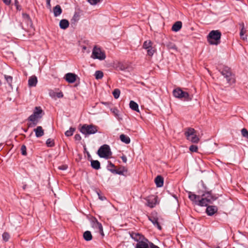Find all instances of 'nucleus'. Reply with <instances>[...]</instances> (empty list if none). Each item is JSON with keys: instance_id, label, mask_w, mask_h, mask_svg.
Wrapping results in <instances>:
<instances>
[{"instance_id": "obj_15", "label": "nucleus", "mask_w": 248, "mask_h": 248, "mask_svg": "<svg viewBox=\"0 0 248 248\" xmlns=\"http://www.w3.org/2000/svg\"><path fill=\"white\" fill-rule=\"evenodd\" d=\"M217 211V208L216 206H208L206 208V213L209 216H212Z\"/></svg>"}, {"instance_id": "obj_9", "label": "nucleus", "mask_w": 248, "mask_h": 248, "mask_svg": "<svg viewBox=\"0 0 248 248\" xmlns=\"http://www.w3.org/2000/svg\"><path fill=\"white\" fill-rule=\"evenodd\" d=\"M136 248H159L158 246L154 245L153 243L150 242L149 240L145 238L140 242L137 243Z\"/></svg>"}, {"instance_id": "obj_1", "label": "nucleus", "mask_w": 248, "mask_h": 248, "mask_svg": "<svg viewBox=\"0 0 248 248\" xmlns=\"http://www.w3.org/2000/svg\"><path fill=\"white\" fill-rule=\"evenodd\" d=\"M43 110L40 107H36L34 108L33 113L31 115L29 118V120L31 122V124H30V126H33L36 125L43 115Z\"/></svg>"}, {"instance_id": "obj_22", "label": "nucleus", "mask_w": 248, "mask_h": 248, "mask_svg": "<svg viewBox=\"0 0 248 248\" xmlns=\"http://www.w3.org/2000/svg\"><path fill=\"white\" fill-rule=\"evenodd\" d=\"M182 23L181 21L176 22L172 27V30L174 31H178L182 28Z\"/></svg>"}, {"instance_id": "obj_24", "label": "nucleus", "mask_w": 248, "mask_h": 248, "mask_svg": "<svg viewBox=\"0 0 248 248\" xmlns=\"http://www.w3.org/2000/svg\"><path fill=\"white\" fill-rule=\"evenodd\" d=\"M129 107L132 110L139 112L138 104L134 101H131L130 102Z\"/></svg>"}, {"instance_id": "obj_21", "label": "nucleus", "mask_w": 248, "mask_h": 248, "mask_svg": "<svg viewBox=\"0 0 248 248\" xmlns=\"http://www.w3.org/2000/svg\"><path fill=\"white\" fill-rule=\"evenodd\" d=\"M62 13V9L59 5H57L53 8V13L55 17L59 16Z\"/></svg>"}, {"instance_id": "obj_55", "label": "nucleus", "mask_w": 248, "mask_h": 248, "mask_svg": "<svg viewBox=\"0 0 248 248\" xmlns=\"http://www.w3.org/2000/svg\"><path fill=\"white\" fill-rule=\"evenodd\" d=\"M75 137V139H76V140H78V139L79 138H80V136H79V135H78V134L76 135Z\"/></svg>"}, {"instance_id": "obj_14", "label": "nucleus", "mask_w": 248, "mask_h": 248, "mask_svg": "<svg viewBox=\"0 0 248 248\" xmlns=\"http://www.w3.org/2000/svg\"><path fill=\"white\" fill-rule=\"evenodd\" d=\"M203 195L205 197V198H206L209 203L212 202L217 199V197L212 195L210 192L205 193L203 194Z\"/></svg>"}, {"instance_id": "obj_38", "label": "nucleus", "mask_w": 248, "mask_h": 248, "mask_svg": "<svg viewBox=\"0 0 248 248\" xmlns=\"http://www.w3.org/2000/svg\"><path fill=\"white\" fill-rule=\"evenodd\" d=\"M147 51L148 55L150 56H152L155 52V50L153 46H151L149 49H147Z\"/></svg>"}, {"instance_id": "obj_51", "label": "nucleus", "mask_w": 248, "mask_h": 248, "mask_svg": "<svg viewBox=\"0 0 248 248\" xmlns=\"http://www.w3.org/2000/svg\"><path fill=\"white\" fill-rule=\"evenodd\" d=\"M2 0L6 5H9L11 3V0Z\"/></svg>"}, {"instance_id": "obj_11", "label": "nucleus", "mask_w": 248, "mask_h": 248, "mask_svg": "<svg viewBox=\"0 0 248 248\" xmlns=\"http://www.w3.org/2000/svg\"><path fill=\"white\" fill-rule=\"evenodd\" d=\"M77 76L73 73H67L65 76V79L69 83H73L76 81Z\"/></svg>"}, {"instance_id": "obj_43", "label": "nucleus", "mask_w": 248, "mask_h": 248, "mask_svg": "<svg viewBox=\"0 0 248 248\" xmlns=\"http://www.w3.org/2000/svg\"><path fill=\"white\" fill-rule=\"evenodd\" d=\"M241 133L243 137L248 139V131L246 129L243 128L241 130Z\"/></svg>"}, {"instance_id": "obj_25", "label": "nucleus", "mask_w": 248, "mask_h": 248, "mask_svg": "<svg viewBox=\"0 0 248 248\" xmlns=\"http://www.w3.org/2000/svg\"><path fill=\"white\" fill-rule=\"evenodd\" d=\"M121 140L125 144H128L130 142V139L129 137L125 135L121 134L120 136Z\"/></svg>"}, {"instance_id": "obj_4", "label": "nucleus", "mask_w": 248, "mask_h": 248, "mask_svg": "<svg viewBox=\"0 0 248 248\" xmlns=\"http://www.w3.org/2000/svg\"><path fill=\"white\" fill-rule=\"evenodd\" d=\"M186 139L193 143H198L200 139L196 134V132L192 128H188L185 133Z\"/></svg>"}, {"instance_id": "obj_2", "label": "nucleus", "mask_w": 248, "mask_h": 248, "mask_svg": "<svg viewBox=\"0 0 248 248\" xmlns=\"http://www.w3.org/2000/svg\"><path fill=\"white\" fill-rule=\"evenodd\" d=\"M221 32L217 31H212L207 36V41L210 45H217L220 42Z\"/></svg>"}, {"instance_id": "obj_27", "label": "nucleus", "mask_w": 248, "mask_h": 248, "mask_svg": "<svg viewBox=\"0 0 248 248\" xmlns=\"http://www.w3.org/2000/svg\"><path fill=\"white\" fill-rule=\"evenodd\" d=\"M83 236L84 239L87 241L91 240L93 238L91 232L89 231H85L84 232Z\"/></svg>"}, {"instance_id": "obj_40", "label": "nucleus", "mask_w": 248, "mask_h": 248, "mask_svg": "<svg viewBox=\"0 0 248 248\" xmlns=\"http://www.w3.org/2000/svg\"><path fill=\"white\" fill-rule=\"evenodd\" d=\"M246 31L243 27L242 28V29H241V31L240 32V37L244 40L246 39V37L245 36H244V34L245 33Z\"/></svg>"}, {"instance_id": "obj_33", "label": "nucleus", "mask_w": 248, "mask_h": 248, "mask_svg": "<svg viewBox=\"0 0 248 248\" xmlns=\"http://www.w3.org/2000/svg\"><path fill=\"white\" fill-rule=\"evenodd\" d=\"M75 129L74 128L71 127L69 130H67L65 132V135L67 137H69L73 135Z\"/></svg>"}, {"instance_id": "obj_3", "label": "nucleus", "mask_w": 248, "mask_h": 248, "mask_svg": "<svg viewBox=\"0 0 248 248\" xmlns=\"http://www.w3.org/2000/svg\"><path fill=\"white\" fill-rule=\"evenodd\" d=\"M173 94L175 97L186 101L191 100L192 98L187 92H184L179 88L173 90Z\"/></svg>"}, {"instance_id": "obj_16", "label": "nucleus", "mask_w": 248, "mask_h": 248, "mask_svg": "<svg viewBox=\"0 0 248 248\" xmlns=\"http://www.w3.org/2000/svg\"><path fill=\"white\" fill-rule=\"evenodd\" d=\"M33 131L37 138L41 137L44 135V131L41 126H37L36 128L34 129Z\"/></svg>"}, {"instance_id": "obj_37", "label": "nucleus", "mask_w": 248, "mask_h": 248, "mask_svg": "<svg viewBox=\"0 0 248 248\" xmlns=\"http://www.w3.org/2000/svg\"><path fill=\"white\" fill-rule=\"evenodd\" d=\"M113 95L115 98L117 99L119 98L120 94V91L118 89H115L113 92Z\"/></svg>"}, {"instance_id": "obj_50", "label": "nucleus", "mask_w": 248, "mask_h": 248, "mask_svg": "<svg viewBox=\"0 0 248 248\" xmlns=\"http://www.w3.org/2000/svg\"><path fill=\"white\" fill-rule=\"evenodd\" d=\"M121 158L123 160V161L124 163H126L127 161V158L125 155H123L121 157Z\"/></svg>"}, {"instance_id": "obj_35", "label": "nucleus", "mask_w": 248, "mask_h": 248, "mask_svg": "<svg viewBox=\"0 0 248 248\" xmlns=\"http://www.w3.org/2000/svg\"><path fill=\"white\" fill-rule=\"evenodd\" d=\"M22 17L25 20V21L28 23H30L31 22V20L30 17L28 15L25 13H23L22 14Z\"/></svg>"}, {"instance_id": "obj_23", "label": "nucleus", "mask_w": 248, "mask_h": 248, "mask_svg": "<svg viewBox=\"0 0 248 248\" xmlns=\"http://www.w3.org/2000/svg\"><path fill=\"white\" fill-rule=\"evenodd\" d=\"M59 25L61 29L65 30L68 27L69 23L67 20L62 19L60 21Z\"/></svg>"}, {"instance_id": "obj_13", "label": "nucleus", "mask_w": 248, "mask_h": 248, "mask_svg": "<svg viewBox=\"0 0 248 248\" xmlns=\"http://www.w3.org/2000/svg\"><path fill=\"white\" fill-rule=\"evenodd\" d=\"M130 236L132 239L137 241L138 243L143 240H145V238L144 236L142 235L139 233L132 232L130 234Z\"/></svg>"}, {"instance_id": "obj_44", "label": "nucleus", "mask_w": 248, "mask_h": 248, "mask_svg": "<svg viewBox=\"0 0 248 248\" xmlns=\"http://www.w3.org/2000/svg\"><path fill=\"white\" fill-rule=\"evenodd\" d=\"M21 151L22 154L23 155H27L26 147L25 145H22V146L21 147Z\"/></svg>"}, {"instance_id": "obj_34", "label": "nucleus", "mask_w": 248, "mask_h": 248, "mask_svg": "<svg viewBox=\"0 0 248 248\" xmlns=\"http://www.w3.org/2000/svg\"><path fill=\"white\" fill-rule=\"evenodd\" d=\"M4 78L7 81V82L8 83L10 86H12V80H13V78L11 76H7V75H4Z\"/></svg>"}, {"instance_id": "obj_32", "label": "nucleus", "mask_w": 248, "mask_h": 248, "mask_svg": "<svg viewBox=\"0 0 248 248\" xmlns=\"http://www.w3.org/2000/svg\"><path fill=\"white\" fill-rule=\"evenodd\" d=\"M103 77V73L101 71H96L95 73V77L96 79H101Z\"/></svg>"}, {"instance_id": "obj_12", "label": "nucleus", "mask_w": 248, "mask_h": 248, "mask_svg": "<svg viewBox=\"0 0 248 248\" xmlns=\"http://www.w3.org/2000/svg\"><path fill=\"white\" fill-rule=\"evenodd\" d=\"M146 201V205L151 208L154 207L157 203L156 197L154 196L149 197Z\"/></svg>"}, {"instance_id": "obj_29", "label": "nucleus", "mask_w": 248, "mask_h": 248, "mask_svg": "<svg viewBox=\"0 0 248 248\" xmlns=\"http://www.w3.org/2000/svg\"><path fill=\"white\" fill-rule=\"evenodd\" d=\"M91 166L95 170H99L100 168V164L98 160H92Z\"/></svg>"}, {"instance_id": "obj_20", "label": "nucleus", "mask_w": 248, "mask_h": 248, "mask_svg": "<svg viewBox=\"0 0 248 248\" xmlns=\"http://www.w3.org/2000/svg\"><path fill=\"white\" fill-rule=\"evenodd\" d=\"M200 196L197 195L191 192H188V198L189 199L194 202L195 204H197V202L199 199Z\"/></svg>"}, {"instance_id": "obj_39", "label": "nucleus", "mask_w": 248, "mask_h": 248, "mask_svg": "<svg viewBox=\"0 0 248 248\" xmlns=\"http://www.w3.org/2000/svg\"><path fill=\"white\" fill-rule=\"evenodd\" d=\"M10 237V234L7 232H4L2 234V238H3V240L5 241H8Z\"/></svg>"}, {"instance_id": "obj_17", "label": "nucleus", "mask_w": 248, "mask_h": 248, "mask_svg": "<svg viewBox=\"0 0 248 248\" xmlns=\"http://www.w3.org/2000/svg\"><path fill=\"white\" fill-rule=\"evenodd\" d=\"M209 203L207 201L206 198H205V197H204L203 195H202V198L201 199L199 198L198 202H197V205L201 206H207Z\"/></svg>"}, {"instance_id": "obj_56", "label": "nucleus", "mask_w": 248, "mask_h": 248, "mask_svg": "<svg viewBox=\"0 0 248 248\" xmlns=\"http://www.w3.org/2000/svg\"><path fill=\"white\" fill-rule=\"evenodd\" d=\"M109 165L111 167H114V165L110 162H109Z\"/></svg>"}, {"instance_id": "obj_7", "label": "nucleus", "mask_w": 248, "mask_h": 248, "mask_svg": "<svg viewBox=\"0 0 248 248\" xmlns=\"http://www.w3.org/2000/svg\"><path fill=\"white\" fill-rule=\"evenodd\" d=\"M221 73L222 76L226 78L227 82L232 84L234 83L235 81L234 75L232 73L231 69L228 67H225L221 71Z\"/></svg>"}, {"instance_id": "obj_46", "label": "nucleus", "mask_w": 248, "mask_h": 248, "mask_svg": "<svg viewBox=\"0 0 248 248\" xmlns=\"http://www.w3.org/2000/svg\"><path fill=\"white\" fill-rule=\"evenodd\" d=\"M63 96L62 92L56 93V96L58 98H62Z\"/></svg>"}, {"instance_id": "obj_59", "label": "nucleus", "mask_w": 248, "mask_h": 248, "mask_svg": "<svg viewBox=\"0 0 248 248\" xmlns=\"http://www.w3.org/2000/svg\"><path fill=\"white\" fill-rule=\"evenodd\" d=\"M219 248V247H217V248Z\"/></svg>"}, {"instance_id": "obj_26", "label": "nucleus", "mask_w": 248, "mask_h": 248, "mask_svg": "<svg viewBox=\"0 0 248 248\" xmlns=\"http://www.w3.org/2000/svg\"><path fill=\"white\" fill-rule=\"evenodd\" d=\"M149 220L153 223V224L157 227L159 230L161 229V227L159 225L157 218L154 217H149Z\"/></svg>"}, {"instance_id": "obj_36", "label": "nucleus", "mask_w": 248, "mask_h": 248, "mask_svg": "<svg viewBox=\"0 0 248 248\" xmlns=\"http://www.w3.org/2000/svg\"><path fill=\"white\" fill-rule=\"evenodd\" d=\"M46 144L48 147H53L54 146V141L51 139H48L46 141Z\"/></svg>"}, {"instance_id": "obj_41", "label": "nucleus", "mask_w": 248, "mask_h": 248, "mask_svg": "<svg viewBox=\"0 0 248 248\" xmlns=\"http://www.w3.org/2000/svg\"><path fill=\"white\" fill-rule=\"evenodd\" d=\"M110 111L111 112L114 114V115L116 117H118L119 116V111L116 108H112L110 109Z\"/></svg>"}, {"instance_id": "obj_18", "label": "nucleus", "mask_w": 248, "mask_h": 248, "mask_svg": "<svg viewBox=\"0 0 248 248\" xmlns=\"http://www.w3.org/2000/svg\"><path fill=\"white\" fill-rule=\"evenodd\" d=\"M37 83V78L36 76L31 77L28 80V85L29 87H34Z\"/></svg>"}, {"instance_id": "obj_8", "label": "nucleus", "mask_w": 248, "mask_h": 248, "mask_svg": "<svg viewBox=\"0 0 248 248\" xmlns=\"http://www.w3.org/2000/svg\"><path fill=\"white\" fill-rule=\"evenodd\" d=\"M91 57L93 59L102 61L105 59L106 55L104 51H102L100 47L95 46L93 49Z\"/></svg>"}, {"instance_id": "obj_10", "label": "nucleus", "mask_w": 248, "mask_h": 248, "mask_svg": "<svg viewBox=\"0 0 248 248\" xmlns=\"http://www.w3.org/2000/svg\"><path fill=\"white\" fill-rule=\"evenodd\" d=\"M92 226L93 228L98 230V232L104 235L103 229L102 224L99 222L96 218H93L92 220Z\"/></svg>"}, {"instance_id": "obj_28", "label": "nucleus", "mask_w": 248, "mask_h": 248, "mask_svg": "<svg viewBox=\"0 0 248 248\" xmlns=\"http://www.w3.org/2000/svg\"><path fill=\"white\" fill-rule=\"evenodd\" d=\"M80 14L78 12L75 13L72 18L71 19V22L73 24H76L80 19Z\"/></svg>"}, {"instance_id": "obj_19", "label": "nucleus", "mask_w": 248, "mask_h": 248, "mask_svg": "<svg viewBox=\"0 0 248 248\" xmlns=\"http://www.w3.org/2000/svg\"><path fill=\"white\" fill-rule=\"evenodd\" d=\"M155 182L157 187H162L163 186L164 179L160 175H158L155 178Z\"/></svg>"}, {"instance_id": "obj_42", "label": "nucleus", "mask_w": 248, "mask_h": 248, "mask_svg": "<svg viewBox=\"0 0 248 248\" xmlns=\"http://www.w3.org/2000/svg\"><path fill=\"white\" fill-rule=\"evenodd\" d=\"M198 147L195 145H192L189 147V150L191 152H197L198 151Z\"/></svg>"}, {"instance_id": "obj_57", "label": "nucleus", "mask_w": 248, "mask_h": 248, "mask_svg": "<svg viewBox=\"0 0 248 248\" xmlns=\"http://www.w3.org/2000/svg\"><path fill=\"white\" fill-rule=\"evenodd\" d=\"M82 48H83V49L85 50L86 49V46H83Z\"/></svg>"}, {"instance_id": "obj_6", "label": "nucleus", "mask_w": 248, "mask_h": 248, "mask_svg": "<svg viewBox=\"0 0 248 248\" xmlns=\"http://www.w3.org/2000/svg\"><path fill=\"white\" fill-rule=\"evenodd\" d=\"M80 132L85 135L93 134L97 132V127L93 124H84L80 129Z\"/></svg>"}, {"instance_id": "obj_47", "label": "nucleus", "mask_w": 248, "mask_h": 248, "mask_svg": "<svg viewBox=\"0 0 248 248\" xmlns=\"http://www.w3.org/2000/svg\"><path fill=\"white\" fill-rule=\"evenodd\" d=\"M15 5L16 6V9L17 10H20L21 8H20V6L18 5V2L17 0H15Z\"/></svg>"}, {"instance_id": "obj_31", "label": "nucleus", "mask_w": 248, "mask_h": 248, "mask_svg": "<svg viewBox=\"0 0 248 248\" xmlns=\"http://www.w3.org/2000/svg\"><path fill=\"white\" fill-rule=\"evenodd\" d=\"M167 47L169 49L174 50L175 51L177 50L176 46L172 43H169L167 44Z\"/></svg>"}, {"instance_id": "obj_5", "label": "nucleus", "mask_w": 248, "mask_h": 248, "mask_svg": "<svg viewBox=\"0 0 248 248\" xmlns=\"http://www.w3.org/2000/svg\"><path fill=\"white\" fill-rule=\"evenodd\" d=\"M97 153L100 157L106 159L109 158L111 155L110 148L106 144L101 146L98 150Z\"/></svg>"}, {"instance_id": "obj_30", "label": "nucleus", "mask_w": 248, "mask_h": 248, "mask_svg": "<svg viewBox=\"0 0 248 248\" xmlns=\"http://www.w3.org/2000/svg\"><path fill=\"white\" fill-rule=\"evenodd\" d=\"M152 44L153 43L151 41L147 40L144 42L142 47L143 48L147 50V49H149L151 46H152Z\"/></svg>"}, {"instance_id": "obj_45", "label": "nucleus", "mask_w": 248, "mask_h": 248, "mask_svg": "<svg viewBox=\"0 0 248 248\" xmlns=\"http://www.w3.org/2000/svg\"><path fill=\"white\" fill-rule=\"evenodd\" d=\"M100 0H88V2L92 5H95L98 2L100 1Z\"/></svg>"}, {"instance_id": "obj_54", "label": "nucleus", "mask_w": 248, "mask_h": 248, "mask_svg": "<svg viewBox=\"0 0 248 248\" xmlns=\"http://www.w3.org/2000/svg\"><path fill=\"white\" fill-rule=\"evenodd\" d=\"M59 168L60 169V170H64L65 169H66L67 167H66L65 166H61V167H59Z\"/></svg>"}, {"instance_id": "obj_48", "label": "nucleus", "mask_w": 248, "mask_h": 248, "mask_svg": "<svg viewBox=\"0 0 248 248\" xmlns=\"http://www.w3.org/2000/svg\"><path fill=\"white\" fill-rule=\"evenodd\" d=\"M56 93H55L54 92L51 91L49 92V95L52 97H56Z\"/></svg>"}, {"instance_id": "obj_49", "label": "nucleus", "mask_w": 248, "mask_h": 248, "mask_svg": "<svg viewBox=\"0 0 248 248\" xmlns=\"http://www.w3.org/2000/svg\"><path fill=\"white\" fill-rule=\"evenodd\" d=\"M98 195L99 197V199L101 201H104L106 199V198L104 196H101L99 193H98Z\"/></svg>"}, {"instance_id": "obj_52", "label": "nucleus", "mask_w": 248, "mask_h": 248, "mask_svg": "<svg viewBox=\"0 0 248 248\" xmlns=\"http://www.w3.org/2000/svg\"><path fill=\"white\" fill-rule=\"evenodd\" d=\"M110 170L111 172H115L116 173H118V174H122V172L121 171H119V172L118 171H116V170Z\"/></svg>"}, {"instance_id": "obj_58", "label": "nucleus", "mask_w": 248, "mask_h": 248, "mask_svg": "<svg viewBox=\"0 0 248 248\" xmlns=\"http://www.w3.org/2000/svg\"><path fill=\"white\" fill-rule=\"evenodd\" d=\"M1 81L0 80V86H1Z\"/></svg>"}, {"instance_id": "obj_53", "label": "nucleus", "mask_w": 248, "mask_h": 248, "mask_svg": "<svg viewBox=\"0 0 248 248\" xmlns=\"http://www.w3.org/2000/svg\"><path fill=\"white\" fill-rule=\"evenodd\" d=\"M46 4L48 7H50V0H46Z\"/></svg>"}]
</instances>
